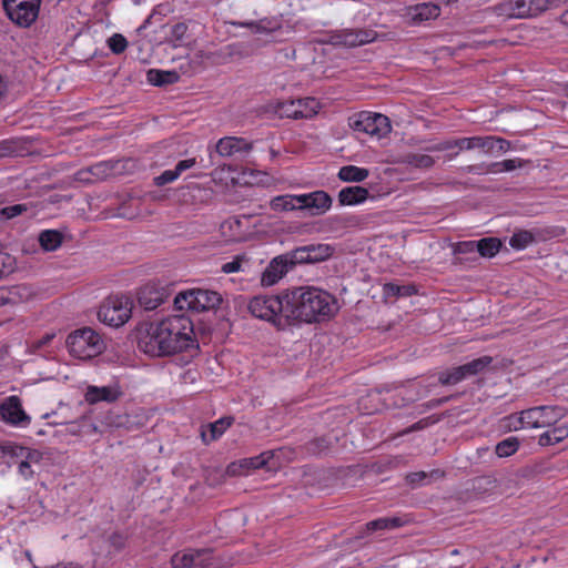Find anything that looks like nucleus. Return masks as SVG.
Returning a JSON list of instances; mask_svg holds the SVG:
<instances>
[{"label":"nucleus","instance_id":"e2e57ef3","mask_svg":"<svg viewBox=\"0 0 568 568\" xmlns=\"http://www.w3.org/2000/svg\"><path fill=\"white\" fill-rule=\"evenodd\" d=\"M444 2H449L450 0H443Z\"/></svg>","mask_w":568,"mask_h":568},{"label":"nucleus","instance_id":"c03bdc74","mask_svg":"<svg viewBox=\"0 0 568 568\" xmlns=\"http://www.w3.org/2000/svg\"><path fill=\"white\" fill-rule=\"evenodd\" d=\"M267 463V456L266 453H263L258 456L251 457V458H244L240 462V467L250 470V469H260L264 467Z\"/></svg>","mask_w":568,"mask_h":568},{"label":"nucleus","instance_id":"f704fd0d","mask_svg":"<svg viewBox=\"0 0 568 568\" xmlns=\"http://www.w3.org/2000/svg\"><path fill=\"white\" fill-rule=\"evenodd\" d=\"M444 476V471L439 469H433L430 471H414L407 475L406 479L412 485H423L429 483L433 479H438Z\"/></svg>","mask_w":568,"mask_h":568},{"label":"nucleus","instance_id":"4be33fe9","mask_svg":"<svg viewBox=\"0 0 568 568\" xmlns=\"http://www.w3.org/2000/svg\"><path fill=\"white\" fill-rule=\"evenodd\" d=\"M215 149L221 156H231L237 152H248L252 143L243 138L225 136L219 140Z\"/></svg>","mask_w":568,"mask_h":568},{"label":"nucleus","instance_id":"8fccbe9b","mask_svg":"<svg viewBox=\"0 0 568 568\" xmlns=\"http://www.w3.org/2000/svg\"><path fill=\"white\" fill-rule=\"evenodd\" d=\"M195 164H196L195 158L181 160L176 163L174 171H175L176 175L180 178L183 172L192 169Z\"/></svg>","mask_w":568,"mask_h":568},{"label":"nucleus","instance_id":"ddd939ff","mask_svg":"<svg viewBox=\"0 0 568 568\" xmlns=\"http://www.w3.org/2000/svg\"><path fill=\"white\" fill-rule=\"evenodd\" d=\"M213 552L210 549L187 548L175 552L171 558L173 568H210Z\"/></svg>","mask_w":568,"mask_h":568},{"label":"nucleus","instance_id":"9d476101","mask_svg":"<svg viewBox=\"0 0 568 568\" xmlns=\"http://www.w3.org/2000/svg\"><path fill=\"white\" fill-rule=\"evenodd\" d=\"M132 314V301L124 295L110 296L100 306L98 316L109 326L119 327L125 324Z\"/></svg>","mask_w":568,"mask_h":568},{"label":"nucleus","instance_id":"79ce46f5","mask_svg":"<svg viewBox=\"0 0 568 568\" xmlns=\"http://www.w3.org/2000/svg\"><path fill=\"white\" fill-rule=\"evenodd\" d=\"M247 262L248 258L244 254L236 255L232 261L222 264L221 272L224 274L239 273L243 271V263Z\"/></svg>","mask_w":568,"mask_h":568},{"label":"nucleus","instance_id":"412c9836","mask_svg":"<svg viewBox=\"0 0 568 568\" xmlns=\"http://www.w3.org/2000/svg\"><path fill=\"white\" fill-rule=\"evenodd\" d=\"M478 145L479 136H470L442 141L426 146L425 150L428 152L454 151V153L449 155V159H452L458 155L460 151L475 150L478 149Z\"/></svg>","mask_w":568,"mask_h":568},{"label":"nucleus","instance_id":"393cba45","mask_svg":"<svg viewBox=\"0 0 568 568\" xmlns=\"http://www.w3.org/2000/svg\"><path fill=\"white\" fill-rule=\"evenodd\" d=\"M368 194V190L363 186H347L339 191L338 202L341 205H357L365 202Z\"/></svg>","mask_w":568,"mask_h":568},{"label":"nucleus","instance_id":"c85d7f7f","mask_svg":"<svg viewBox=\"0 0 568 568\" xmlns=\"http://www.w3.org/2000/svg\"><path fill=\"white\" fill-rule=\"evenodd\" d=\"M41 460V454L38 450H26L24 459L19 463L18 471L26 479H31L34 470L32 469L33 464H39Z\"/></svg>","mask_w":568,"mask_h":568},{"label":"nucleus","instance_id":"e433bc0d","mask_svg":"<svg viewBox=\"0 0 568 568\" xmlns=\"http://www.w3.org/2000/svg\"><path fill=\"white\" fill-rule=\"evenodd\" d=\"M148 80L154 85H164L175 82L178 74L171 71L150 70L148 72Z\"/></svg>","mask_w":568,"mask_h":568},{"label":"nucleus","instance_id":"7ed1b4c3","mask_svg":"<svg viewBox=\"0 0 568 568\" xmlns=\"http://www.w3.org/2000/svg\"><path fill=\"white\" fill-rule=\"evenodd\" d=\"M566 409L559 405H541L507 416L505 426L510 430L521 428H547L561 420Z\"/></svg>","mask_w":568,"mask_h":568},{"label":"nucleus","instance_id":"ea45409f","mask_svg":"<svg viewBox=\"0 0 568 568\" xmlns=\"http://www.w3.org/2000/svg\"><path fill=\"white\" fill-rule=\"evenodd\" d=\"M535 241V237L529 231H519L514 233L509 239V245L515 250H524Z\"/></svg>","mask_w":568,"mask_h":568},{"label":"nucleus","instance_id":"9b49d317","mask_svg":"<svg viewBox=\"0 0 568 568\" xmlns=\"http://www.w3.org/2000/svg\"><path fill=\"white\" fill-rule=\"evenodd\" d=\"M491 362L490 356H481L464 365L443 371L438 374V382L444 386L456 385L467 377L483 373Z\"/></svg>","mask_w":568,"mask_h":568},{"label":"nucleus","instance_id":"6e6552de","mask_svg":"<svg viewBox=\"0 0 568 568\" xmlns=\"http://www.w3.org/2000/svg\"><path fill=\"white\" fill-rule=\"evenodd\" d=\"M549 0H503L493 7V12L505 19L536 17L548 9Z\"/></svg>","mask_w":568,"mask_h":568},{"label":"nucleus","instance_id":"dca6fc26","mask_svg":"<svg viewBox=\"0 0 568 568\" xmlns=\"http://www.w3.org/2000/svg\"><path fill=\"white\" fill-rule=\"evenodd\" d=\"M297 203L300 211L307 210L312 216H317L331 210L333 200L327 192L318 190L298 194Z\"/></svg>","mask_w":568,"mask_h":568},{"label":"nucleus","instance_id":"20e7f679","mask_svg":"<svg viewBox=\"0 0 568 568\" xmlns=\"http://www.w3.org/2000/svg\"><path fill=\"white\" fill-rule=\"evenodd\" d=\"M247 307L254 317L271 323L278 331L291 326L290 314L286 312L285 291L278 295L254 296Z\"/></svg>","mask_w":568,"mask_h":568},{"label":"nucleus","instance_id":"a211bd4d","mask_svg":"<svg viewBox=\"0 0 568 568\" xmlns=\"http://www.w3.org/2000/svg\"><path fill=\"white\" fill-rule=\"evenodd\" d=\"M170 293L166 287L156 283H146L138 293V302L145 311H153L163 304Z\"/></svg>","mask_w":568,"mask_h":568},{"label":"nucleus","instance_id":"de8ad7c7","mask_svg":"<svg viewBox=\"0 0 568 568\" xmlns=\"http://www.w3.org/2000/svg\"><path fill=\"white\" fill-rule=\"evenodd\" d=\"M528 163L527 160L520 158L506 159L501 161V165L504 166V172H510L517 169L524 168Z\"/></svg>","mask_w":568,"mask_h":568},{"label":"nucleus","instance_id":"aec40b11","mask_svg":"<svg viewBox=\"0 0 568 568\" xmlns=\"http://www.w3.org/2000/svg\"><path fill=\"white\" fill-rule=\"evenodd\" d=\"M122 396L123 390L119 383H113L106 386L89 385L84 394L85 400L91 405L98 404L100 402L113 404L118 402Z\"/></svg>","mask_w":568,"mask_h":568},{"label":"nucleus","instance_id":"4468645a","mask_svg":"<svg viewBox=\"0 0 568 568\" xmlns=\"http://www.w3.org/2000/svg\"><path fill=\"white\" fill-rule=\"evenodd\" d=\"M296 265V262L292 257V253L274 257L266 266L261 276V283L263 286L275 285L288 271Z\"/></svg>","mask_w":568,"mask_h":568},{"label":"nucleus","instance_id":"7c9ffc66","mask_svg":"<svg viewBox=\"0 0 568 568\" xmlns=\"http://www.w3.org/2000/svg\"><path fill=\"white\" fill-rule=\"evenodd\" d=\"M406 524L402 517H381L375 520H371L366 524V529L369 531L386 530L402 527Z\"/></svg>","mask_w":568,"mask_h":568},{"label":"nucleus","instance_id":"0eeeda50","mask_svg":"<svg viewBox=\"0 0 568 568\" xmlns=\"http://www.w3.org/2000/svg\"><path fill=\"white\" fill-rule=\"evenodd\" d=\"M222 302L217 292L194 288L179 293L174 297V306L179 311L204 312L215 308Z\"/></svg>","mask_w":568,"mask_h":568},{"label":"nucleus","instance_id":"3c124183","mask_svg":"<svg viewBox=\"0 0 568 568\" xmlns=\"http://www.w3.org/2000/svg\"><path fill=\"white\" fill-rule=\"evenodd\" d=\"M473 172L481 174V173H501L504 172V166L501 165V161L499 162H493L486 166L485 170L481 168H473Z\"/></svg>","mask_w":568,"mask_h":568},{"label":"nucleus","instance_id":"a18cd8bd","mask_svg":"<svg viewBox=\"0 0 568 568\" xmlns=\"http://www.w3.org/2000/svg\"><path fill=\"white\" fill-rule=\"evenodd\" d=\"M179 176L176 175L174 169L173 170H165L160 175L154 178V184L156 186H164L169 183H172L176 181Z\"/></svg>","mask_w":568,"mask_h":568},{"label":"nucleus","instance_id":"72a5a7b5","mask_svg":"<svg viewBox=\"0 0 568 568\" xmlns=\"http://www.w3.org/2000/svg\"><path fill=\"white\" fill-rule=\"evenodd\" d=\"M501 242L496 237H485L477 241V252L484 257L495 256L499 252Z\"/></svg>","mask_w":568,"mask_h":568},{"label":"nucleus","instance_id":"a19ab883","mask_svg":"<svg viewBox=\"0 0 568 568\" xmlns=\"http://www.w3.org/2000/svg\"><path fill=\"white\" fill-rule=\"evenodd\" d=\"M333 446L331 436L315 438L307 444V452L313 455H321L328 452Z\"/></svg>","mask_w":568,"mask_h":568},{"label":"nucleus","instance_id":"13d9d810","mask_svg":"<svg viewBox=\"0 0 568 568\" xmlns=\"http://www.w3.org/2000/svg\"><path fill=\"white\" fill-rule=\"evenodd\" d=\"M6 89H7L6 82H4L3 78L0 75V98L6 92Z\"/></svg>","mask_w":568,"mask_h":568},{"label":"nucleus","instance_id":"473e14b6","mask_svg":"<svg viewBox=\"0 0 568 568\" xmlns=\"http://www.w3.org/2000/svg\"><path fill=\"white\" fill-rule=\"evenodd\" d=\"M402 162L416 169H429L435 164L430 155L420 153H407L403 155Z\"/></svg>","mask_w":568,"mask_h":568},{"label":"nucleus","instance_id":"49530a36","mask_svg":"<svg viewBox=\"0 0 568 568\" xmlns=\"http://www.w3.org/2000/svg\"><path fill=\"white\" fill-rule=\"evenodd\" d=\"M24 211H27V206L24 204L9 205L1 210V216L10 220L22 214Z\"/></svg>","mask_w":568,"mask_h":568},{"label":"nucleus","instance_id":"f3484780","mask_svg":"<svg viewBox=\"0 0 568 568\" xmlns=\"http://www.w3.org/2000/svg\"><path fill=\"white\" fill-rule=\"evenodd\" d=\"M296 264L316 263L325 261L334 253V248L328 244H310L291 251Z\"/></svg>","mask_w":568,"mask_h":568},{"label":"nucleus","instance_id":"6ab92c4d","mask_svg":"<svg viewBox=\"0 0 568 568\" xmlns=\"http://www.w3.org/2000/svg\"><path fill=\"white\" fill-rule=\"evenodd\" d=\"M0 415L6 423L13 426H26L30 423V417L24 412L20 398L16 395L9 396L2 402Z\"/></svg>","mask_w":568,"mask_h":568},{"label":"nucleus","instance_id":"b1692460","mask_svg":"<svg viewBox=\"0 0 568 568\" xmlns=\"http://www.w3.org/2000/svg\"><path fill=\"white\" fill-rule=\"evenodd\" d=\"M440 14V8L432 2L418 3L409 7L408 16L415 23H422L432 19H436Z\"/></svg>","mask_w":568,"mask_h":568},{"label":"nucleus","instance_id":"2f4dec72","mask_svg":"<svg viewBox=\"0 0 568 568\" xmlns=\"http://www.w3.org/2000/svg\"><path fill=\"white\" fill-rule=\"evenodd\" d=\"M417 293L415 285H399L396 283H386L383 286V295L385 298L408 297Z\"/></svg>","mask_w":568,"mask_h":568},{"label":"nucleus","instance_id":"603ef678","mask_svg":"<svg viewBox=\"0 0 568 568\" xmlns=\"http://www.w3.org/2000/svg\"><path fill=\"white\" fill-rule=\"evenodd\" d=\"M54 337H55V334H54V333H47V334H44L42 337H40L39 339H37V341L33 343V347H34L36 349H41V348H43L44 346H47L48 344H50Z\"/></svg>","mask_w":568,"mask_h":568},{"label":"nucleus","instance_id":"4d7b16f0","mask_svg":"<svg viewBox=\"0 0 568 568\" xmlns=\"http://www.w3.org/2000/svg\"><path fill=\"white\" fill-rule=\"evenodd\" d=\"M6 258H9V256L7 254H2L0 253V278L4 275H7L8 273H10V268H6V265H4V260Z\"/></svg>","mask_w":568,"mask_h":568},{"label":"nucleus","instance_id":"a878e982","mask_svg":"<svg viewBox=\"0 0 568 568\" xmlns=\"http://www.w3.org/2000/svg\"><path fill=\"white\" fill-rule=\"evenodd\" d=\"M478 149L483 150L485 153L494 151L504 153L510 149V142L504 138L494 135L479 136Z\"/></svg>","mask_w":568,"mask_h":568},{"label":"nucleus","instance_id":"f257e3e1","mask_svg":"<svg viewBox=\"0 0 568 568\" xmlns=\"http://www.w3.org/2000/svg\"><path fill=\"white\" fill-rule=\"evenodd\" d=\"M193 344V323L184 314L150 323L138 341L139 349L153 357L181 353Z\"/></svg>","mask_w":568,"mask_h":568},{"label":"nucleus","instance_id":"864d4df0","mask_svg":"<svg viewBox=\"0 0 568 568\" xmlns=\"http://www.w3.org/2000/svg\"><path fill=\"white\" fill-rule=\"evenodd\" d=\"M450 397L446 396V397H442V398H435V399H430L428 400L427 403L424 404V406L427 408V409H432V408H435V407H438L445 403H447L449 400Z\"/></svg>","mask_w":568,"mask_h":568},{"label":"nucleus","instance_id":"f03ea898","mask_svg":"<svg viewBox=\"0 0 568 568\" xmlns=\"http://www.w3.org/2000/svg\"><path fill=\"white\" fill-rule=\"evenodd\" d=\"M285 297L291 326L297 322L308 324L327 322L339 310L334 295L315 286H298L286 290Z\"/></svg>","mask_w":568,"mask_h":568},{"label":"nucleus","instance_id":"1a4fd4ad","mask_svg":"<svg viewBox=\"0 0 568 568\" xmlns=\"http://www.w3.org/2000/svg\"><path fill=\"white\" fill-rule=\"evenodd\" d=\"M42 0H2L9 20L20 28H30L38 19Z\"/></svg>","mask_w":568,"mask_h":568},{"label":"nucleus","instance_id":"bf43d9fd","mask_svg":"<svg viewBox=\"0 0 568 568\" xmlns=\"http://www.w3.org/2000/svg\"><path fill=\"white\" fill-rule=\"evenodd\" d=\"M560 20L564 24L568 26V9L562 12Z\"/></svg>","mask_w":568,"mask_h":568},{"label":"nucleus","instance_id":"37998d69","mask_svg":"<svg viewBox=\"0 0 568 568\" xmlns=\"http://www.w3.org/2000/svg\"><path fill=\"white\" fill-rule=\"evenodd\" d=\"M108 47L114 54H121L123 53L128 48V40L121 33H114L112 34L108 41Z\"/></svg>","mask_w":568,"mask_h":568},{"label":"nucleus","instance_id":"39448f33","mask_svg":"<svg viewBox=\"0 0 568 568\" xmlns=\"http://www.w3.org/2000/svg\"><path fill=\"white\" fill-rule=\"evenodd\" d=\"M321 102L312 97L290 100H274L267 103L265 110L278 118L293 120L312 119L321 110Z\"/></svg>","mask_w":568,"mask_h":568},{"label":"nucleus","instance_id":"cd10ccee","mask_svg":"<svg viewBox=\"0 0 568 568\" xmlns=\"http://www.w3.org/2000/svg\"><path fill=\"white\" fill-rule=\"evenodd\" d=\"M63 241V235L57 230H44L39 234L40 246L47 252L58 250Z\"/></svg>","mask_w":568,"mask_h":568},{"label":"nucleus","instance_id":"f8f14e48","mask_svg":"<svg viewBox=\"0 0 568 568\" xmlns=\"http://www.w3.org/2000/svg\"><path fill=\"white\" fill-rule=\"evenodd\" d=\"M357 132H363L372 138H385L392 130L389 119L381 113L361 112L352 124Z\"/></svg>","mask_w":568,"mask_h":568},{"label":"nucleus","instance_id":"5701e85b","mask_svg":"<svg viewBox=\"0 0 568 568\" xmlns=\"http://www.w3.org/2000/svg\"><path fill=\"white\" fill-rule=\"evenodd\" d=\"M548 429L539 435L538 444L540 446H552L559 444L568 438V423L557 422L552 426L547 427Z\"/></svg>","mask_w":568,"mask_h":568},{"label":"nucleus","instance_id":"052dcab7","mask_svg":"<svg viewBox=\"0 0 568 568\" xmlns=\"http://www.w3.org/2000/svg\"><path fill=\"white\" fill-rule=\"evenodd\" d=\"M179 29H185V27L183 24H176L175 26V31L178 32Z\"/></svg>","mask_w":568,"mask_h":568},{"label":"nucleus","instance_id":"4c0bfd02","mask_svg":"<svg viewBox=\"0 0 568 568\" xmlns=\"http://www.w3.org/2000/svg\"><path fill=\"white\" fill-rule=\"evenodd\" d=\"M105 170L106 166L103 163H99L89 169L78 171L75 173V180L84 183H93L94 178H100Z\"/></svg>","mask_w":568,"mask_h":568},{"label":"nucleus","instance_id":"6e6d98bb","mask_svg":"<svg viewBox=\"0 0 568 568\" xmlns=\"http://www.w3.org/2000/svg\"><path fill=\"white\" fill-rule=\"evenodd\" d=\"M438 419H432V417H428V418H425V419H420L418 420L417 423H415L413 426H412V430H417V429H422L424 428L425 426H427L430 423H436Z\"/></svg>","mask_w":568,"mask_h":568},{"label":"nucleus","instance_id":"2eb2a0df","mask_svg":"<svg viewBox=\"0 0 568 568\" xmlns=\"http://www.w3.org/2000/svg\"><path fill=\"white\" fill-rule=\"evenodd\" d=\"M377 37L372 29H344L333 33L329 38L332 44L358 47L373 42Z\"/></svg>","mask_w":568,"mask_h":568},{"label":"nucleus","instance_id":"bb28decb","mask_svg":"<svg viewBox=\"0 0 568 568\" xmlns=\"http://www.w3.org/2000/svg\"><path fill=\"white\" fill-rule=\"evenodd\" d=\"M298 194H283L277 195L271 199L270 201V207L275 212H291V211H297L298 203H297Z\"/></svg>","mask_w":568,"mask_h":568},{"label":"nucleus","instance_id":"c756f323","mask_svg":"<svg viewBox=\"0 0 568 568\" xmlns=\"http://www.w3.org/2000/svg\"><path fill=\"white\" fill-rule=\"evenodd\" d=\"M369 171L365 168L356 165H345L338 171L337 176L344 182H362L367 179Z\"/></svg>","mask_w":568,"mask_h":568},{"label":"nucleus","instance_id":"423d86ee","mask_svg":"<svg viewBox=\"0 0 568 568\" xmlns=\"http://www.w3.org/2000/svg\"><path fill=\"white\" fill-rule=\"evenodd\" d=\"M69 354L78 359L87 361L100 355L104 349L101 336L90 327L75 329L65 341Z\"/></svg>","mask_w":568,"mask_h":568},{"label":"nucleus","instance_id":"c9c22d12","mask_svg":"<svg viewBox=\"0 0 568 568\" xmlns=\"http://www.w3.org/2000/svg\"><path fill=\"white\" fill-rule=\"evenodd\" d=\"M519 440L517 437H507L496 445L495 453L498 457L513 456L519 449Z\"/></svg>","mask_w":568,"mask_h":568},{"label":"nucleus","instance_id":"5fc2aeb1","mask_svg":"<svg viewBox=\"0 0 568 568\" xmlns=\"http://www.w3.org/2000/svg\"><path fill=\"white\" fill-rule=\"evenodd\" d=\"M438 419H432V417H428V418H425V419H420L418 420L417 423H415L413 426H412V430H417V429H422L424 428L425 426H427L430 423H436Z\"/></svg>","mask_w":568,"mask_h":568},{"label":"nucleus","instance_id":"680f3d73","mask_svg":"<svg viewBox=\"0 0 568 568\" xmlns=\"http://www.w3.org/2000/svg\"><path fill=\"white\" fill-rule=\"evenodd\" d=\"M203 440H207V434L205 432L202 433Z\"/></svg>","mask_w":568,"mask_h":568},{"label":"nucleus","instance_id":"09e8293b","mask_svg":"<svg viewBox=\"0 0 568 568\" xmlns=\"http://www.w3.org/2000/svg\"><path fill=\"white\" fill-rule=\"evenodd\" d=\"M455 252L459 254L477 252V241L459 242L456 245Z\"/></svg>","mask_w":568,"mask_h":568},{"label":"nucleus","instance_id":"58836bf2","mask_svg":"<svg viewBox=\"0 0 568 568\" xmlns=\"http://www.w3.org/2000/svg\"><path fill=\"white\" fill-rule=\"evenodd\" d=\"M233 417H222L209 425V440H215L233 424Z\"/></svg>","mask_w":568,"mask_h":568}]
</instances>
